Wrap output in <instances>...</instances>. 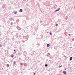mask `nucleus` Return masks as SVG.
<instances>
[{
  "label": "nucleus",
  "mask_w": 75,
  "mask_h": 75,
  "mask_svg": "<svg viewBox=\"0 0 75 75\" xmlns=\"http://www.w3.org/2000/svg\"><path fill=\"white\" fill-rule=\"evenodd\" d=\"M0 47H1V45H0Z\"/></svg>",
  "instance_id": "obj_14"
},
{
  "label": "nucleus",
  "mask_w": 75,
  "mask_h": 75,
  "mask_svg": "<svg viewBox=\"0 0 75 75\" xmlns=\"http://www.w3.org/2000/svg\"><path fill=\"white\" fill-rule=\"evenodd\" d=\"M21 65H23V63H21Z\"/></svg>",
  "instance_id": "obj_13"
},
{
  "label": "nucleus",
  "mask_w": 75,
  "mask_h": 75,
  "mask_svg": "<svg viewBox=\"0 0 75 75\" xmlns=\"http://www.w3.org/2000/svg\"><path fill=\"white\" fill-rule=\"evenodd\" d=\"M6 65H7V66L8 67H9L10 66L9 64H7Z\"/></svg>",
  "instance_id": "obj_7"
},
{
  "label": "nucleus",
  "mask_w": 75,
  "mask_h": 75,
  "mask_svg": "<svg viewBox=\"0 0 75 75\" xmlns=\"http://www.w3.org/2000/svg\"><path fill=\"white\" fill-rule=\"evenodd\" d=\"M70 60H72V57H71L70 58Z\"/></svg>",
  "instance_id": "obj_6"
},
{
  "label": "nucleus",
  "mask_w": 75,
  "mask_h": 75,
  "mask_svg": "<svg viewBox=\"0 0 75 75\" xmlns=\"http://www.w3.org/2000/svg\"><path fill=\"white\" fill-rule=\"evenodd\" d=\"M45 67H47L48 66V65H47V64H45Z\"/></svg>",
  "instance_id": "obj_9"
},
{
  "label": "nucleus",
  "mask_w": 75,
  "mask_h": 75,
  "mask_svg": "<svg viewBox=\"0 0 75 75\" xmlns=\"http://www.w3.org/2000/svg\"><path fill=\"white\" fill-rule=\"evenodd\" d=\"M56 27L57 26H58V24H56Z\"/></svg>",
  "instance_id": "obj_12"
},
{
  "label": "nucleus",
  "mask_w": 75,
  "mask_h": 75,
  "mask_svg": "<svg viewBox=\"0 0 75 75\" xmlns=\"http://www.w3.org/2000/svg\"><path fill=\"white\" fill-rule=\"evenodd\" d=\"M16 13H15V14H16Z\"/></svg>",
  "instance_id": "obj_17"
},
{
  "label": "nucleus",
  "mask_w": 75,
  "mask_h": 75,
  "mask_svg": "<svg viewBox=\"0 0 75 75\" xmlns=\"http://www.w3.org/2000/svg\"><path fill=\"white\" fill-rule=\"evenodd\" d=\"M13 64H16V62L14 61V62H13Z\"/></svg>",
  "instance_id": "obj_11"
},
{
  "label": "nucleus",
  "mask_w": 75,
  "mask_h": 75,
  "mask_svg": "<svg viewBox=\"0 0 75 75\" xmlns=\"http://www.w3.org/2000/svg\"><path fill=\"white\" fill-rule=\"evenodd\" d=\"M50 35H52V33H51V32H50Z\"/></svg>",
  "instance_id": "obj_10"
},
{
  "label": "nucleus",
  "mask_w": 75,
  "mask_h": 75,
  "mask_svg": "<svg viewBox=\"0 0 75 75\" xmlns=\"http://www.w3.org/2000/svg\"><path fill=\"white\" fill-rule=\"evenodd\" d=\"M14 51H16V50H14Z\"/></svg>",
  "instance_id": "obj_16"
},
{
  "label": "nucleus",
  "mask_w": 75,
  "mask_h": 75,
  "mask_svg": "<svg viewBox=\"0 0 75 75\" xmlns=\"http://www.w3.org/2000/svg\"><path fill=\"white\" fill-rule=\"evenodd\" d=\"M59 10H60V8H59V9H58L57 10H56L55 11H59Z\"/></svg>",
  "instance_id": "obj_2"
},
{
  "label": "nucleus",
  "mask_w": 75,
  "mask_h": 75,
  "mask_svg": "<svg viewBox=\"0 0 75 75\" xmlns=\"http://www.w3.org/2000/svg\"><path fill=\"white\" fill-rule=\"evenodd\" d=\"M34 75H35V73H34Z\"/></svg>",
  "instance_id": "obj_15"
},
{
  "label": "nucleus",
  "mask_w": 75,
  "mask_h": 75,
  "mask_svg": "<svg viewBox=\"0 0 75 75\" xmlns=\"http://www.w3.org/2000/svg\"><path fill=\"white\" fill-rule=\"evenodd\" d=\"M49 46H50V45L49 44H47V47H49Z\"/></svg>",
  "instance_id": "obj_5"
},
{
  "label": "nucleus",
  "mask_w": 75,
  "mask_h": 75,
  "mask_svg": "<svg viewBox=\"0 0 75 75\" xmlns=\"http://www.w3.org/2000/svg\"><path fill=\"white\" fill-rule=\"evenodd\" d=\"M20 12H22L23 11V9H21L20 10Z\"/></svg>",
  "instance_id": "obj_3"
},
{
  "label": "nucleus",
  "mask_w": 75,
  "mask_h": 75,
  "mask_svg": "<svg viewBox=\"0 0 75 75\" xmlns=\"http://www.w3.org/2000/svg\"><path fill=\"white\" fill-rule=\"evenodd\" d=\"M62 67V65H61V66H59V68H61Z\"/></svg>",
  "instance_id": "obj_8"
},
{
  "label": "nucleus",
  "mask_w": 75,
  "mask_h": 75,
  "mask_svg": "<svg viewBox=\"0 0 75 75\" xmlns=\"http://www.w3.org/2000/svg\"><path fill=\"white\" fill-rule=\"evenodd\" d=\"M63 73H64V74H67V72H66V71H63Z\"/></svg>",
  "instance_id": "obj_1"
},
{
  "label": "nucleus",
  "mask_w": 75,
  "mask_h": 75,
  "mask_svg": "<svg viewBox=\"0 0 75 75\" xmlns=\"http://www.w3.org/2000/svg\"><path fill=\"white\" fill-rule=\"evenodd\" d=\"M11 57L12 58L13 57H14V55L13 54H12L11 55Z\"/></svg>",
  "instance_id": "obj_4"
}]
</instances>
